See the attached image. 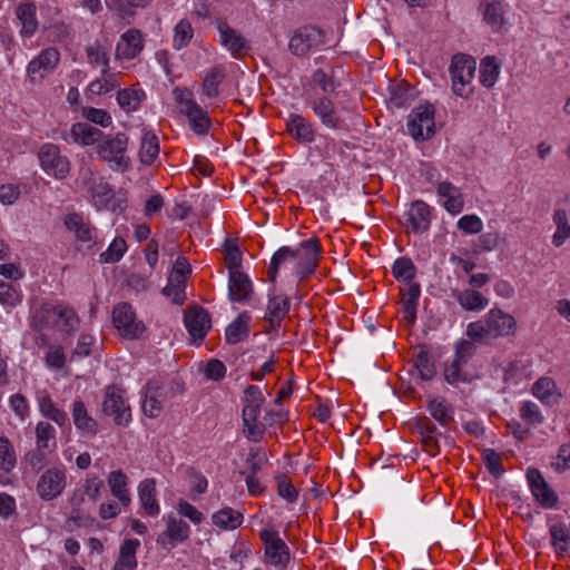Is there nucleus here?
Instances as JSON below:
<instances>
[{
  "instance_id": "nucleus-44",
  "label": "nucleus",
  "mask_w": 570,
  "mask_h": 570,
  "mask_svg": "<svg viewBox=\"0 0 570 570\" xmlns=\"http://www.w3.org/2000/svg\"><path fill=\"white\" fill-rule=\"evenodd\" d=\"M553 223L557 225V230L552 236L554 246L560 247L570 238V225L568 223L567 212L564 209H557L553 214Z\"/></svg>"
},
{
  "instance_id": "nucleus-63",
  "label": "nucleus",
  "mask_w": 570,
  "mask_h": 570,
  "mask_svg": "<svg viewBox=\"0 0 570 570\" xmlns=\"http://www.w3.org/2000/svg\"><path fill=\"white\" fill-rule=\"evenodd\" d=\"M520 415L530 424H540L543 422V416L540 413L538 405L530 401L522 404Z\"/></svg>"
},
{
  "instance_id": "nucleus-15",
  "label": "nucleus",
  "mask_w": 570,
  "mask_h": 570,
  "mask_svg": "<svg viewBox=\"0 0 570 570\" xmlns=\"http://www.w3.org/2000/svg\"><path fill=\"white\" fill-rule=\"evenodd\" d=\"M104 132L86 122L73 124L70 130L61 132V139L68 144H81L85 146L99 144Z\"/></svg>"
},
{
  "instance_id": "nucleus-60",
  "label": "nucleus",
  "mask_w": 570,
  "mask_h": 570,
  "mask_svg": "<svg viewBox=\"0 0 570 570\" xmlns=\"http://www.w3.org/2000/svg\"><path fill=\"white\" fill-rule=\"evenodd\" d=\"M16 463V455L7 438H0V468L9 472L13 469Z\"/></svg>"
},
{
  "instance_id": "nucleus-8",
  "label": "nucleus",
  "mask_w": 570,
  "mask_h": 570,
  "mask_svg": "<svg viewBox=\"0 0 570 570\" xmlns=\"http://www.w3.org/2000/svg\"><path fill=\"white\" fill-rule=\"evenodd\" d=\"M112 322L126 338H137L146 330L145 324L136 320V314L128 303H119L114 307Z\"/></svg>"
},
{
  "instance_id": "nucleus-56",
  "label": "nucleus",
  "mask_w": 570,
  "mask_h": 570,
  "mask_svg": "<svg viewBox=\"0 0 570 570\" xmlns=\"http://www.w3.org/2000/svg\"><path fill=\"white\" fill-rule=\"evenodd\" d=\"M193 38V28L189 21L180 20L175 27L174 48L180 50L186 47Z\"/></svg>"
},
{
  "instance_id": "nucleus-4",
  "label": "nucleus",
  "mask_w": 570,
  "mask_h": 570,
  "mask_svg": "<svg viewBox=\"0 0 570 570\" xmlns=\"http://www.w3.org/2000/svg\"><path fill=\"white\" fill-rule=\"evenodd\" d=\"M128 138L124 132H118L115 137L105 135L98 144L97 153L115 170H126L129 166V159L125 156Z\"/></svg>"
},
{
  "instance_id": "nucleus-10",
  "label": "nucleus",
  "mask_w": 570,
  "mask_h": 570,
  "mask_svg": "<svg viewBox=\"0 0 570 570\" xmlns=\"http://www.w3.org/2000/svg\"><path fill=\"white\" fill-rule=\"evenodd\" d=\"M259 538L265 544V556L269 562L282 569L285 568L289 561V551L278 532L273 529H263Z\"/></svg>"
},
{
  "instance_id": "nucleus-53",
  "label": "nucleus",
  "mask_w": 570,
  "mask_h": 570,
  "mask_svg": "<svg viewBox=\"0 0 570 570\" xmlns=\"http://www.w3.org/2000/svg\"><path fill=\"white\" fill-rule=\"evenodd\" d=\"M186 281L169 278L168 284L163 288V294L171 297L174 304L181 305L186 299Z\"/></svg>"
},
{
  "instance_id": "nucleus-23",
  "label": "nucleus",
  "mask_w": 570,
  "mask_h": 570,
  "mask_svg": "<svg viewBox=\"0 0 570 570\" xmlns=\"http://www.w3.org/2000/svg\"><path fill=\"white\" fill-rule=\"evenodd\" d=\"M57 314L58 305L45 303L33 312L30 320V327L35 331H42L45 328H57Z\"/></svg>"
},
{
  "instance_id": "nucleus-36",
  "label": "nucleus",
  "mask_w": 570,
  "mask_h": 570,
  "mask_svg": "<svg viewBox=\"0 0 570 570\" xmlns=\"http://www.w3.org/2000/svg\"><path fill=\"white\" fill-rule=\"evenodd\" d=\"M429 412L431 416L438 421L442 426L450 425L453 422V410L451 405L441 397H434L429 403Z\"/></svg>"
},
{
  "instance_id": "nucleus-11",
  "label": "nucleus",
  "mask_w": 570,
  "mask_h": 570,
  "mask_svg": "<svg viewBox=\"0 0 570 570\" xmlns=\"http://www.w3.org/2000/svg\"><path fill=\"white\" fill-rule=\"evenodd\" d=\"M66 487V473L58 468L48 469L38 480L37 493L43 500L59 497Z\"/></svg>"
},
{
  "instance_id": "nucleus-59",
  "label": "nucleus",
  "mask_w": 570,
  "mask_h": 570,
  "mask_svg": "<svg viewBox=\"0 0 570 570\" xmlns=\"http://www.w3.org/2000/svg\"><path fill=\"white\" fill-rule=\"evenodd\" d=\"M482 460L492 475L499 478L503 474L501 466L502 458L499 452L493 449H484L482 451Z\"/></svg>"
},
{
  "instance_id": "nucleus-2",
  "label": "nucleus",
  "mask_w": 570,
  "mask_h": 570,
  "mask_svg": "<svg viewBox=\"0 0 570 570\" xmlns=\"http://www.w3.org/2000/svg\"><path fill=\"white\" fill-rule=\"evenodd\" d=\"M476 69L475 59L469 55L456 53L452 57L449 72L454 95L469 98L473 92L472 79Z\"/></svg>"
},
{
  "instance_id": "nucleus-18",
  "label": "nucleus",
  "mask_w": 570,
  "mask_h": 570,
  "mask_svg": "<svg viewBox=\"0 0 570 570\" xmlns=\"http://www.w3.org/2000/svg\"><path fill=\"white\" fill-rule=\"evenodd\" d=\"M253 286L249 277L240 271L229 272L228 294L233 302H243L250 297Z\"/></svg>"
},
{
  "instance_id": "nucleus-32",
  "label": "nucleus",
  "mask_w": 570,
  "mask_h": 570,
  "mask_svg": "<svg viewBox=\"0 0 570 570\" xmlns=\"http://www.w3.org/2000/svg\"><path fill=\"white\" fill-rule=\"evenodd\" d=\"M420 294L421 287L417 283L410 284L406 293L403 294V313L409 325L415 323Z\"/></svg>"
},
{
  "instance_id": "nucleus-62",
  "label": "nucleus",
  "mask_w": 570,
  "mask_h": 570,
  "mask_svg": "<svg viewBox=\"0 0 570 570\" xmlns=\"http://www.w3.org/2000/svg\"><path fill=\"white\" fill-rule=\"evenodd\" d=\"M458 227L466 234H479L483 223L476 215H464L458 220Z\"/></svg>"
},
{
  "instance_id": "nucleus-46",
  "label": "nucleus",
  "mask_w": 570,
  "mask_h": 570,
  "mask_svg": "<svg viewBox=\"0 0 570 570\" xmlns=\"http://www.w3.org/2000/svg\"><path fill=\"white\" fill-rule=\"evenodd\" d=\"M57 318V328L68 334L75 332L79 325V317L70 307L58 305Z\"/></svg>"
},
{
  "instance_id": "nucleus-57",
  "label": "nucleus",
  "mask_w": 570,
  "mask_h": 570,
  "mask_svg": "<svg viewBox=\"0 0 570 570\" xmlns=\"http://www.w3.org/2000/svg\"><path fill=\"white\" fill-rule=\"evenodd\" d=\"M22 295L11 283L0 279V303L14 307L21 303Z\"/></svg>"
},
{
  "instance_id": "nucleus-58",
  "label": "nucleus",
  "mask_w": 570,
  "mask_h": 570,
  "mask_svg": "<svg viewBox=\"0 0 570 570\" xmlns=\"http://www.w3.org/2000/svg\"><path fill=\"white\" fill-rule=\"evenodd\" d=\"M312 82L320 87L324 94L335 92L338 83L334 80L332 75H328L323 69H316L312 75Z\"/></svg>"
},
{
  "instance_id": "nucleus-38",
  "label": "nucleus",
  "mask_w": 570,
  "mask_h": 570,
  "mask_svg": "<svg viewBox=\"0 0 570 570\" xmlns=\"http://www.w3.org/2000/svg\"><path fill=\"white\" fill-rule=\"evenodd\" d=\"M289 311V299L287 297H271L268 301L267 313L273 328H278L283 318Z\"/></svg>"
},
{
  "instance_id": "nucleus-41",
  "label": "nucleus",
  "mask_w": 570,
  "mask_h": 570,
  "mask_svg": "<svg viewBox=\"0 0 570 570\" xmlns=\"http://www.w3.org/2000/svg\"><path fill=\"white\" fill-rule=\"evenodd\" d=\"M500 73V66L497 62L495 57L488 56L481 61L480 66V82L487 87L491 88L498 80Z\"/></svg>"
},
{
  "instance_id": "nucleus-54",
  "label": "nucleus",
  "mask_w": 570,
  "mask_h": 570,
  "mask_svg": "<svg viewBox=\"0 0 570 570\" xmlns=\"http://www.w3.org/2000/svg\"><path fill=\"white\" fill-rule=\"evenodd\" d=\"M126 250V242L117 237L111 242L107 250L100 254V261L108 264L117 263L121 259Z\"/></svg>"
},
{
  "instance_id": "nucleus-1",
  "label": "nucleus",
  "mask_w": 570,
  "mask_h": 570,
  "mask_svg": "<svg viewBox=\"0 0 570 570\" xmlns=\"http://www.w3.org/2000/svg\"><path fill=\"white\" fill-rule=\"evenodd\" d=\"M320 254L321 245L316 237L303 240L297 248L289 246L281 247L271 259L268 268L269 281L275 282L279 266L288 261L294 265L293 273L299 279L305 278L315 272Z\"/></svg>"
},
{
  "instance_id": "nucleus-6",
  "label": "nucleus",
  "mask_w": 570,
  "mask_h": 570,
  "mask_svg": "<svg viewBox=\"0 0 570 570\" xmlns=\"http://www.w3.org/2000/svg\"><path fill=\"white\" fill-rule=\"evenodd\" d=\"M101 406L104 414L112 415L118 426H127L131 421V410L124 397V391L116 385L106 387Z\"/></svg>"
},
{
  "instance_id": "nucleus-37",
  "label": "nucleus",
  "mask_w": 570,
  "mask_h": 570,
  "mask_svg": "<svg viewBox=\"0 0 570 570\" xmlns=\"http://www.w3.org/2000/svg\"><path fill=\"white\" fill-rule=\"evenodd\" d=\"M65 225L70 232L75 233V236L78 240L85 243L92 240V229L79 214L72 213L67 215L65 218Z\"/></svg>"
},
{
  "instance_id": "nucleus-5",
  "label": "nucleus",
  "mask_w": 570,
  "mask_h": 570,
  "mask_svg": "<svg viewBox=\"0 0 570 570\" xmlns=\"http://www.w3.org/2000/svg\"><path fill=\"white\" fill-rule=\"evenodd\" d=\"M434 106L429 102L413 109L407 121V130L415 140H428L434 135Z\"/></svg>"
},
{
  "instance_id": "nucleus-25",
  "label": "nucleus",
  "mask_w": 570,
  "mask_h": 570,
  "mask_svg": "<svg viewBox=\"0 0 570 570\" xmlns=\"http://www.w3.org/2000/svg\"><path fill=\"white\" fill-rule=\"evenodd\" d=\"M138 497L146 513L155 517L159 513V504L156 499V481L154 479H145L138 485Z\"/></svg>"
},
{
  "instance_id": "nucleus-21",
  "label": "nucleus",
  "mask_w": 570,
  "mask_h": 570,
  "mask_svg": "<svg viewBox=\"0 0 570 570\" xmlns=\"http://www.w3.org/2000/svg\"><path fill=\"white\" fill-rule=\"evenodd\" d=\"M141 33L136 30H128L125 32L120 41L117 43L116 56L120 59H134L142 50Z\"/></svg>"
},
{
  "instance_id": "nucleus-12",
  "label": "nucleus",
  "mask_w": 570,
  "mask_h": 570,
  "mask_svg": "<svg viewBox=\"0 0 570 570\" xmlns=\"http://www.w3.org/2000/svg\"><path fill=\"white\" fill-rule=\"evenodd\" d=\"M527 480L533 497L543 508L551 509L558 503L557 493L549 487L538 469H528Z\"/></svg>"
},
{
  "instance_id": "nucleus-52",
  "label": "nucleus",
  "mask_w": 570,
  "mask_h": 570,
  "mask_svg": "<svg viewBox=\"0 0 570 570\" xmlns=\"http://www.w3.org/2000/svg\"><path fill=\"white\" fill-rule=\"evenodd\" d=\"M554 391H556V383L550 377L539 379L532 387V392H533L534 396H537L541 402H543L546 404L551 403V399L554 394Z\"/></svg>"
},
{
  "instance_id": "nucleus-35",
  "label": "nucleus",
  "mask_w": 570,
  "mask_h": 570,
  "mask_svg": "<svg viewBox=\"0 0 570 570\" xmlns=\"http://www.w3.org/2000/svg\"><path fill=\"white\" fill-rule=\"evenodd\" d=\"M108 484L114 497H116L124 505L130 503V495L127 490L128 478L121 471H112L108 476Z\"/></svg>"
},
{
  "instance_id": "nucleus-51",
  "label": "nucleus",
  "mask_w": 570,
  "mask_h": 570,
  "mask_svg": "<svg viewBox=\"0 0 570 570\" xmlns=\"http://www.w3.org/2000/svg\"><path fill=\"white\" fill-rule=\"evenodd\" d=\"M392 272L397 281H404L409 285L413 284L412 279L415 276V267L410 258H397L393 264Z\"/></svg>"
},
{
  "instance_id": "nucleus-47",
  "label": "nucleus",
  "mask_w": 570,
  "mask_h": 570,
  "mask_svg": "<svg viewBox=\"0 0 570 570\" xmlns=\"http://www.w3.org/2000/svg\"><path fill=\"white\" fill-rule=\"evenodd\" d=\"M414 367L419 371L423 381H430L434 377L436 371L433 356L425 350L420 351L414 360Z\"/></svg>"
},
{
  "instance_id": "nucleus-13",
  "label": "nucleus",
  "mask_w": 570,
  "mask_h": 570,
  "mask_svg": "<svg viewBox=\"0 0 570 570\" xmlns=\"http://www.w3.org/2000/svg\"><path fill=\"white\" fill-rule=\"evenodd\" d=\"M184 323L190 336L203 341L212 327L208 312L200 306L188 307L184 312Z\"/></svg>"
},
{
  "instance_id": "nucleus-19",
  "label": "nucleus",
  "mask_w": 570,
  "mask_h": 570,
  "mask_svg": "<svg viewBox=\"0 0 570 570\" xmlns=\"http://www.w3.org/2000/svg\"><path fill=\"white\" fill-rule=\"evenodd\" d=\"M261 407L262 406L244 404L243 409V432L246 438L253 442H258L265 431L264 424L258 422Z\"/></svg>"
},
{
  "instance_id": "nucleus-14",
  "label": "nucleus",
  "mask_w": 570,
  "mask_h": 570,
  "mask_svg": "<svg viewBox=\"0 0 570 570\" xmlns=\"http://www.w3.org/2000/svg\"><path fill=\"white\" fill-rule=\"evenodd\" d=\"M311 107L314 114L321 119L323 126L333 130L342 129L344 120L330 98L325 96L316 97L311 101Z\"/></svg>"
},
{
  "instance_id": "nucleus-55",
  "label": "nucleus",
  "mask_w": 570,
  "mask_h": 570,
  "mask_svg": "<svg viewBox=\"0 0 570 570\" xmlns=\"http://www.w3.org/2000/svg\"><path fill=\"white\" fill-rule=\"evenodd\" d=\"M87 58L91 65H102L101 75H106L109 71V57L104 47L98 42L87 48Z\"/></svg>"
},
{
  "instance_id": "nucleus-30",
  "label": "nucleus",
  "mask_w": 570,
  "mask_h": 570,
  "mask_svg": "<svg viewBox=\"0 0 570 570\" xmlns=\"http://www.w3.org/2000/svg\"><path fill=\"white\" fill-rule=\"evenodd\" d=\"M17 17L22 26L21 35L23 37H31L38 28L35 3L23 2L22 4H20L17 9Z\"/></svg>"
},
{
  "instance_id": "nucleus-34",
  "label": "nucleus",
  "mask_w": 570,
  "mask_h": 570,
  "mask_svg": "<svg viewBox=\"0 0 570 570\" xmlns=\"http://www.w3.org/2000/svg\"><path fill=\"white\" fill-rule=\"evenodd\" d=\"M159 396V386L155 382H148L146 385V397L142 402V411L145 415L151 419L159 416L163 411V404Z\"/></svg>"
},
{
  "instance_id": "nucleus-29",
  "label": "nucleus",
  "mask_w": 570,
  "mask_h": 570,
  "mask_svg": "<svg viewBox=\"0 0 570 570\" xmlns=\"http://www.w3.org/2000/svg\"><path fill=\"white\" fill-rule=\"evenodd\" d=\"M250 317L246 312L240 313L237 318L230 323L225 332V338L228 344H236L245 340L249 334Z\"/></svg>"
},
{
  "instance_id": "nucleus-20",
  "label": "nucleus",
  "mask_w": 570,
  "mask_h": 570,
  "mask_svg": "<svg viewBox=\"0 0 570 570\" xmlns=\"http://www.w3.org/2000/svg\"><path fill=\"white\" fill-rule=\"evenodd\" d=\"M406 216L412 232L419 234L429 229L431 224V210L426 203L422 200L413 202Z\"/></svg>"
},
{
  "instance_id": "nucleus-22",
  "label": "nucleus",
  "mask_w": 570,
  "mask_h": 570,
  "mask_svg": "<svg viewBox=\"0 0 570 570\" xmlns=\"http://www.w3.org/2000/svg\"><path fill=\"white\" fill-rule=\"evenodd\" d=\"M60 53L56 48H47L41 53L32 59L28 65V73L35 77L39 73L43 78V72L51 71L59 62Z\"/></svg>"
},
{
  "instance_id": "nucleus-3",
  "label": "nucleus",
  "mask_w": 570,
  "mask_h": 570,
  "mask_svg": "<svg viewBox=\"0 0 570 570\" xmlns=\"http://www.w3.org/2000/svg\"><path fill=\"white\" fill-rule=\"evenodd\" d=\"M175 98L180 106V111L188 118L190 127L197 135L207 134L210 127V118L193 98L188 89L176 88Z\"/></svg>"
},
{
  "instance_id": "nucleus-24",
  "label": "nucleus",
  "mask_w": 570,
  "mask_h": 570,
  "mask_svg": "<svg viewBox=\"0 0 570 570\" xmlns=\"http://www.w3.org/2000/svg\"><path fill=\"white\" fill-rule=\"evenodd\" d=\"M72 420L78 430L88 435H96L98 432L97 421L88 414L85 403L76 400L71 411Z\"/></svg>"
},
{
  "instance_id": "nucleus-9",
  "label": "nucleus",
  "mask_w": 570,
  "mask_h": 570,
  "mask_svg": "<svg viewBox=\"0 0 570 570\" xmlns=\"http://www.w3.org/2000/svg\"><path fill=\"white\" fill-rule=\"evenodd\" d=\"M39 160L42 169L57 179H63L70 171V163L60 154L58 146L45 144L39 150Z\"/></svg>"
},
{
  "instance_id": "nucleus-45",
  "label": "nucleus",
  "mask_w": 570,
  "mask_h": 570,
  "mask_svg": "<svg viewBox=\"0 0 570 570\" xmlns=\"http://www.w3.org/2000/svg\"><path fill=\"white\" fill-rule=\"evenodd\" d=\"M37 448L51 452L56 449L57 441L55 429L48 422H39L36 426Z\"/></svg>"
},
{
  "instance_id": "nucleus-28",
  "label": "nucleus",
  "mask_w": 570,
  "mask_h": 570,
  "mask_svg": "<svg viewBox=\"0 0 570 570\" xmlns=\"http://www.w3.org/2000/svg\"><path fill=\"white\" fill-rule=\"evenodd\" d=\"M484 21L494 30L500 31L507 23L503 2H485L480 6Z\"/></svg>"
},
{
  "instance_id": "nucleus-27",
  "label": "nucleus",
  "mask_w": 570,
  "mask_h": 570,
  "mask_svg": "<svg viewBox=\"0 0 570 570\" xmlns=\"http://www.w3.org/2000/svg\"><path fill=\"white\" fill-rule=\"evenodd\" d=\"M289 134L298 141L312 142L314 140V129L312 124L301 115L292 114L287 120Z\"/></svg>"
},
{
  "instance_id": "nucleus-33",
  "label": "nucleus",
  "mask_w": 570,
  "mask_h": 570,
  "mask_svg": "<svg viewBox=\"0 0 570 570\" xmlns=\"http://www.w3.org/2000/svg\"><path fill=\"white\" fill-rule=\"evenodd\" d=\"M217 29L220 33L222 45H224L233 53H238L246 48L245 39L226 22L219 21L217 23Z\"/></svg>"
},
{
  "instance_id": "nucleus-26",
  "label": "nucleus",
  "mask_w": 570,
  "mask_h": 570,
  "mask_svg": "<svg viewBox=\"0 0 570 570\" xmlns=\"http://www.w3.org/2000/svg\"><path fill=\"white\" fill-rule=\"evenodd\" d=\"M139 547L138 539H126L120 546L119 556L112 570H134L137 567L136 551Z\"/></svg>"
},
{
  "instance_id": "nucleus-50",
  "label": "nucleus",
  "mask_w": 570,
  "mask_h": 570,
  "mask_svg": "<svg viewBox=\"0 0 570 570\" xmlns=\"http://www.w3.org/2000/svg\"><path fill=\"white\" fill-rule=\"evenodd\" d=\"M413 100L412 89L404 83L391 86L389 102L392 107L401 108Z\"/></svg>"
},
{
  "instance_id": "nucleus-39",
  "label": "nucleus",
  "mask_w": 570,
  "mask_h": 570,
  "mask_svg": "<svg viewBox=\"0 0 570 570\" xmlns=\"http://www.w3.org/2000/svg\"><path fill=\"white\" fill-rule=\"evenodd\" d=\"M225 78V69L222 66H215L209 69L203 80V92L208 98H215L219 95V85Z\"/></svg>"
},
{
  "instance_id": "nucleus-49",
  "label": "nucleus",
  "mask_w": 570,
  "mask_h": 570,
  "mask_svg": "<svg viewBox=\"0 0 570 570\" xmlns=\"http://www.w3.org/2000/svg\"><path fill=\"white\" fill-rule=\"evenodd\" d=\"M144 97L145 92L142 90L124 89L118 91L117 102L127 111L137 110Z\"/></svg>"
},
{
  "instance_id": "nucleus-43",
  "label": "nucleus",
  "mask_w": 570,
  "mask_h": 570,
  "mask_svg": "<svg viewBox=\"0 0 570 570\" xmlns=\"http://www.w3.org/2000/svg\"><path fill=\"white\" fill-rule=\"evenodd\" d=\"M39 411L45 417L56 422L59 426H65L68 422L67 413L56 407L49 395H45L39 400Z\"/></svg>"
},
{
  "instance_id": "nucleus-17",
  "label": "nucleus",
  "mask_w": 570,
  "mask_h": 570,
  "mask_svg": "<svg viewBox=\"0 0 570 570\" xmlns=\"http://www.w3.org/2000/svg\"><path fill=\"white\" fill-rule=\"evenodd\" d=\"M492 337L513 335L517 330V322L513 316L499 308H492L485 320Z\"/></svg>"
},
{
  "instance_id": "nucleus-42",
  "label": "nucleus",
  "mask_w": 570,
  "mask_h": 570,
  "mask_svg": "<svg viewBox=\"0 0 570 570\" xmlns=\"http://www.w3.org/2000/svg\"><path fill=\"white\" fill-rule=\"evenodd\" d=\"M159 153L158 138L153 132H146L141 138L139 150L140 161L145 165H151Z\"/></svg>"
},
{
  "instance_id": "nucleus-61",
  "label": "nucleus",
  "mask_w": 570,
  "mask_h": 570,
  "mask_svg": "<svg viewBox=\"0 0 570 570\" xmlns=\"http://www.w3.org/2000/svg\"><path fill=\"white\" fill-rule=\"evenodd\" d=\"M277 480V493L279 497L285 499L287 502L293 503L296 501L298 492L293 485L292 481L284 474L276 478Z\"/></svg>"
},
{
  "instance_id": "nucleus-48",
  "label": "nucleus",
  "mask_w": 570,
  "mask_h": 570,
  "mask_svg": "<svg viewBox=\"0 0 570 570\" xmlns=\"http://www.w3.org/2000/svg\"><path fill=\"white\" fill-rule=\"evenodd\" d=\"M458 302L466 311H479L488 305V299L481 293L471 289L461 292Z\"/></svg>"
},
{
  "instance_id": "nucleus-7",
  "label": "nucleus",
  "mask_w": 570,
  "mask_h": 570,
  "mask_svg": "<svg viewBox=\"0 0 570 570\" xmlns=\"http://www.w3.org/2000/svg\"><path fill=\"white\" fill-rule=\"evenodd\" d=\"M324 31L314 26H303L289 38L288 50L293 56L304 57L313 48L324 45Z\"/></svg>"
},
{
  "instance_id": "nucleus-40",
  "label": "nucleus",
  "mask_w": 570,
  "mask_h": 570,
  "mask_svg": "<svg viewBox=\"0 0 570 570\" xmlns=\"http://www.w3.org/2000/svg\"><path fill=\"white\" fill-rule=\"evenodd\" d=\"M243 522V514L232 508H224L213 515V523L222 529L234 530Z\"/></svg>"
},
{
  "instance_id": "nucleus-31",
  "label": "nucleus",
  "mask_w": 570,
  "mask_h": 570,
  "mask_svg": "<svg viewBox=\"0 0 570 570\" xmlns=\"http://www.w3.org/2000/svg\"><path fill=\"white\" fill-rule=\"evenodd\" d=\"M551 543L559 557L570 553V529L564 523L550 527Z\"/></svg>"
},
{
  "instance_id": "nucleus-64",
  "label": "nucleus",
  "mask_w": 570,
  "mask_h": 570,
  "mask_svg": "<svg viewBox=\"0 0 570 570\" xmlns=\"http://www.w3.org/2000/svg\"><path fill=\"white\" fill-rule=\"evenodd\" d=\"M475 350L476 347L471 341L461 340L456 343L454 360L465 364L474 355Z\"/></svg>"
},
{
  "instance_id": "nucleus-16",
  "label": "nucleus",
  "mask_w": 570,
  "mask_h": 570,
  "mask_svg": "<svg viewBox=\"0 0 570 570\" xmlns=\"http://www.w3.org/2000/svg\"><path fill=\"white\" fill-rule=\"evenodd\" d=\"M190 528L181 519L169 515L167 520L166 530L158 537L157 543L166 548H175L178 543L186 541L189 537Z\"/></svg>"
}]
</instances>
